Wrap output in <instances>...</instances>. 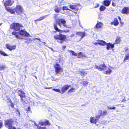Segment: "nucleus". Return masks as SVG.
Masks as SVG:
<instances>
[{
    "mask_svg": "<svg viewBox=\"0 0 129 129\" xmlns=\"http://www.w3.org/2000/svg\"><path fill=\"white\" fill-rule=\"evenodd\" d=\"M112 5H114V4H112Z\"/></svg>",
    "mask_w": 129,
    "mask_h": 129,
    "instance_id": "0e129e2a",
    "label": "nucleus"
},
{
    "mask_svg": "<svg viewBox=\"0 0 129 129\" xmlns=\"http://www.w3.org/2000/svg\"><path fill=\"white\" fill-rule=\"evenodd\" d=\"M88 83V81L86 80H84L81 83V84L83 86H87Z\"/></svg>",
    "mask_w": 129,
    "mask_h": 129,
    "instance_id": "c756f323",
    "label": "nucleus"
},
{
    "mask_svg": "<svg viewBox=\"0 0 129 129\" xmlns=\"http://www.w3.org/2000/svg\"><path fill=\"white\" fill-rule=\"evenodd\" d=\"M12 35L15 36L17 39H23V38L20 37L19 35V33L17 32L16 31H13L12 33Z\"/></svg>",
    "mask_w": 129,
    "mask_h": 129,
    "instance_id": "2eb2a0df",
    "label": "nucleus"
},
{
    "mask_svg": "<svg viewBox=\"0 0 129 129\" xmlns=\"http://www.w3.org/2000/svg\"><path fill=\"white\" fill-rule=\"evenodd\" d=\"M54 38L55 40H57V42L60 44L63 43L67 39L66 35L60 33L58 34L54 35Z\"/></svg>",
    "mask_w": 129,
    "mask_h": 129,
    "instance_id": "f03ea898",
    "label": "nucleus"
},
{
    "mask_svg": "<svg viewBox=\"0 0 129 129\" xmlns=\"http://www.w3.org/2000/svg\"><path fill=\"white\" fill-rule=\"evenodd\" d=\"M13 1L11 0H3V3L4 6L6 7V6H11L13 4Z\"/></svg>",
    "mask_w": 129,
    "mask_h": 129,
    "instance_id": "9d476101",
    "label": "nucleus"
},
{
    "mask_svg": "<svg viewBox=\"0 0 129 129\" xmlns=\"http://www.w3.org/2000/svg\"><path fill=\"white\" fill-rule=\"evenodd\" d=\"M126 101V100H125V98H124L121 101V102H125V101Z\"/></svg>",
    "mask_w": 129,
    "mask_h": 129,
    "instance_id": "864d4df0",
    "label": "nucleus"
},
{
    "mask_svg": "<svg viewBox=\"0 0 129 129\" xmlns=\"http://www.w3.org/2000/svg\"><path fill=\"white\" fill-rule=\"evenodd\" d=\"M53 90L55 91L58 92L59 93H61V91L60 90V89H53Z\"/></svg>",
    "mask_w": 129,
    "mask_h": 129,
    "instance_id": "58836bf2",
    "label": "nucleus"
},
{
    "mask_svg": "<svg viewBox=\"0 0 129 129\" xmlns=\"http://www.w3.org/2000/svg\"><path fill=\"white\" fill-rule=\"evenodd\" d=\"M76 34L77 35L81 37V39H82L86 35V32L84 31L83 32H76Z\"/></svg>",
    "mask_w": 129,
    "mask_h": 129,
    "instance_id": "a211bd4d",
    "label": "nucleus"
},
{
    "mask_svg": "<svg viewBox=\"0 0 129 129\" xmlns=\"http://www.w3.org/2000/svg\"><path fill=\"white\" fill-rule=\"evenodd\" d=\"M128 100H129V98L128 99Z\"/></svg>",
    "mask_w": 129,
    "mask_h": 129,
    "instance_id": "e2e57ef3",
    "label": "nucleus"
},
{
    "mask_svg": "<svg viewBox=\"0 0 129 129\" xmlns=\"http://www.w3.org/2000/svg\"><path fill=\"white\" fill-rule=\"evenodd\" d=\"M74 34H72L70 36V37H73L74 36Z\"/></svg>",
    "mask_w": 129,
    "mask_h": 129,
    "instance_id": "6e6d98bb",
    "label": "nucleus"
},
{
    "mask_svg": "<svg viewBox=\"0 0 129 129\" xmlns=\"http://www.w3.org/2000/svg\"><path fill=\"white\" fill-rule=\"evenodd\" d=\"M77 58H81L82 57H86V56L85 55L83 54L82 53V52H79L77 54Z\"/></svg>",
    "mask_w": 129,
    "mask_h": 129,
    "instance_id": "4be33fe9",
    "label": "nucleus"
},
{
    "mask_svg": "<svg viewBox=\"0 0 129 129\" xmlns=\"http://www.w3.org/2000/svg\"><path fill=\"white\" fill-rule=\"evenodd\" d=\"M8 100L9 101V102L11 103L10 106L12 108H14V105L12 103L11 99L10 98H8Z\"/></svg>",
    "mask_w": 129,
    "mask_h": 129,
    "instance_id": "c9c22d12",
    "label": "nucleus"
},
{
    "mask_svg": "<svg viewBox=\"0 0 129 129\" xmlns=\"http://www.w3.org/2000/svg\"><path fill=\"white\" fill-rule=\"evenodd\" d=\"M129 50V49L128 48H125V52H126L127 51H128Z\"/></svg>",
    "mask_w": 129,
    "mask_h": 129,
    "instance_id": "603ef678",
    "label": "nucleus"
},
{
    "mask_svg": "<svg viewBox=\"0 0 129 129\" xmlns=\"http://www.w3.org/2000/svg\"><path fill=\"white\" fill-rule=\"evenodd\" d=\"M80 75L82 76H84L87 74L88 72L85 71L79 70L78 71Z\"/></svg>",
    "mask_w": 129,
    "mask_h": 129,
    "instance_id": "5701e85b",
    "label": "nucleus"
},
{
    "mask_svg": "<svg viewBox=\"0 0 129 129\" xmlns=\"http://www.w3.org/2000/svg\"><path fill=\"white\" fill-rule=\"evenodd\" d=\"M99 4H97V6L94 7L95 8H96L99 7Z\"/></svg>",
    "mask_w": 129,
    "mask_h": 129,
    "instance_id": "5fc2aeb1",
    "label": "nucleus"
},
{
    "mask_svg": "<svg viewBox=\"0 0 129 129\" xmlns=\"http://www.w3.org/2000/svg\"><path fill=\"white\" fill-rule=\"evenodd\" d=\"M6 47L7 49L11 51L15 49L16 48V45L11 46L10 44H6Z\"/></svg>",
    "mask_w": 129,
    "mask_h": 129,
    "instance_id": "4468645a",
    "label": "nucleus"
},
{
    "mask_svg": "<svg viewBox=\"0 0 129 129\" xmlns=\"http://www.w3.org/2000/svg\"><path fill=\"white\" fill-rule=\"evenodd\" d=\"M13 119L10 118L4 120V125L6 127L8 128V129H16L15 127L13 126L14 123Z\"/></svg>",
    "mask_w": 129,
    "mask_h": 129,
    "instance_id": "7ed1b4c3",
    "label": "nucleus"
},
{
    "mask_svg": "<svg viewBox=\"0 0 129 129\" xmlns=\"http://www.w3.org/2000/svg\"><path fill=\"white\" fill-rule=\"evenodd\" d=\"M58 61H59V62H60V59H59L58 60Z\"/></svg>",
    "mask_w": 129,
    "mask_h": 129,
    "instance_id": "bf43d9fd",
    "label": "nucleus"
},
{
    "mask_svg": "<svg viewBox=\"0 0 129 129\" xmlns=\"http://www.w3.org/2000/svg\"><path fill=\"white\" fill-rule=\"evenodd\" d=\"M35 78H36V79H37V77H36V76H35Z\"/></svg>",
    "mask_w": 129,
    "mask_h": 129,
    "instance_id": "680f3d73",
    "label": "nucleus"
},
{
    "mask_svg": "<svg viewBox=\"0 0 129 129\" xmlns=\"http://www.w3.org/2000/svg\"><path fill=\"white\" fill-rule=\"evenodd\" d=\"M17 93L18 95L20 98V100L21 101L23 102H25L26 97L25 93L21 89L18 90Z\"/></svg>",
    "mask_w": 129,
    "mask_h": 129,
    "instance_id": "423d86ee",
    "label": "nucleus"
},
{
    "mask_svg": "<svg viewBox=\"0 0 129 129\" xmlns=\"http://www.w3.org/2000/svg\"><path fill=\"white\" fill-rule=\"evenodd\" d=\"M3 122L1 120H0V128L2 127L3 125Z\"/></svg>",
    "mask_w": 129,
    "mask_h": 129,
    "instance_id": "a18cd8bd",
    "label": "nucleus"
},
{
    "mask_svg": "<svg viewBox=\"0 0 129 129\" xmlns=\"http://www.w3.org/2000/svg\"><path fill=\"white\" fill-rule=\"evenodd\" d=\"M2 23H0V26L2 24Z\"/></svg>",
    "mask_w": 129,
    "mask_h": 129,
    "instance_id": "052dcab7",
    "label": "nucleus"
},
{
    "mask_svg": "<svg viewBox=\"0 0 129 129\" xmlns=\"http://www.w3.org/2000/svg\"><path fill=\"white\" fill-rule=\"evenodd\" d=\"M54 66L56 74L57 75L61 74L63 71V70L60 65L57 62L54 64Z\"/></svg>",
    "mask_w": 129,
    "mask_h": 129,
    "instance_id": "20e7f679",
    "label": "nucleus"
},
{
    "mask_svg": "<svg viewBox=\"0 0 129 129\" xmlns=\"http://www.w3.org/2000/svg\"><path fill=\"white\" fill-rule=\"evenodd\" d=\"M106 7L103 5L101 6L99 8L100 10L101 11H104Z\"/></svg>",
    "mask_w": 129,
    "mask_h": 129,
    "instance_id": "72a5a7b5",
    "label": "nucleus"
},
{
    "mask_svg": "<svg viewBox=\"0 0 129 129\" xmlns=\"http://www.w3.org/2000/svg\"><path fill=\"white\" fill-rule=\"evenodd\" d=\"M107 67L106 66L105 63L103 62L102 64H100L99 66L95 65V68L97 69L100 71H102L103 70H106Z\"/></svg>",
    "mask_w": 129,
    "mask_h": 129,
    "instance_id": "0eeeda50",
    "label": "nucleus"
},
{
    "mask_svg": "<svg viewBox=\"0 0 129 129\" xmlns=\"http://www.w3.org/2000/svg\"><path fill=\"white\" fill-rule=\"evenodd\" d=\"M0 54L4 56H7L8 55L6 54L4 52L2 51L1 50H0Z\"/></svg>",
    "mask_w": 129,
    "mask_h": 129,
    "instance_id": "e433bc0d",
    "label": "nucleus"
},
{
    "mask_svg": "<svg viewBox=\"0 0 129 129\" xmlns=\"http://www.w3.org/2000/svg\"><path fill=\"white\" fill-rule=\"evenodd\" d=\"M5 9L7 12H9L11 14H14L15 13V8L12 7H6Z\"/></svg>",
    "mask_w": 129,
    "mask_h": 129,
    "instance_id": "dca6fc26",
    "label": "nucleus"
},
{
    "mask_svg": "<svg viewBox=\"0 0 129 129\" xmlns=\"http://www.w3.org/2000/svg\"><path fill=\"white\" fill-rule=\"evenodd\" d=\"M31 110L30 108V107H28L27 109V112H29Z\"/></svg>",
    "mask_w": 129,
    "mask_h": 129,
    "instance_id": "de8ad7c7",
    "label": "nucleus"
},
{
    "mask_svg": "<svg viewBox=\"0 0 129 129\" xmlns=\"http://www.w3.org/2000/svg\"><path fill=\"white\" fill-rule=\"evenodd\" d=\"M46 16H44L42 17H40L39 19L35 20V22H36L37 21H39L41 20L44 19Z\"/></svg>",
    "mask_w": 129,
    "mask_h": 129,
    "instance_id": "2f4dec72",
    "label": "nucleus"
},
{
    "mask_svg": "<svg viewBox=\"0 0 129 129\" xmlns=\"http://www.w3.org/2000/svg\"><path fill=\"white\" fill-rule=\"evenodd\" d=\"M108 109H110V110L114 109H116V107H108Z\"/></svg>",
    "mask_w": 129,
    "mask_h": 129,
    "instance_id": "c03bdc74",
    "label": "nucleus"
},
{
    "mask_svg": "<svg viewBox=\"0 0 129 129\" xmlns=\"http://www.w3.org/2000/svg\"><path fill=\"white\" fill-rule=\"evenodd\" d=\"M99 112H100V113H101V114L99 115L100 116V117L101 116H105V115H106L108 114V113L107 112V111L106 110L104 111L102 113V111L101 110H100Z\"/></svg>",
    "mask_w": 129,
    "mask_h": 129,
    "instance_id": "c85d7f7f",
    "label": "nucleus"
},
{
    "mask_svg": "<svg viewBox=\"0 0 129 129\" xmlns=\"http://www.w3.org/2000/svg\"><path fill=\"white\" fill-rule=\"evenodd\" d=\"M71 86V85L66 84L64 85L61 88V93H63L66 92Z\"/></svg>",
    "mask_w": 129,
    "mask_h": 129,
    "instance_id": "f8f14e48",
    "label": "nucleus"
},
{
    "mask_svg": "<svg viewBox=\"0 0 129 129\" xmlns=\"http://www.w3.org/2000/svg\"><path fill=\"white\" fill-rule=\"evenodd\" d=\"M62 10H70L69 9H68V8L66 6H63L62 7Z\"/></svg>",
    "mask_w": 129,
    "mask_h": 129,
    "instance_id": "79ce46f5",
    "label": "nucleus"
},
{
    "mask_svg": "<svg viewBox=\"0 0 129 129\" xmlns=\"http://www.w3.org/2000/svg\"><path fill=\"white\" fill-rule=\"evenodd\" d=\"M39 124L41 126H45L44 122H39Z\"/></svg>",
    "mask_w": 129,
    "mask_h": 129,
    "instance_id": "37998d69",
    "label": "nucleus"
},
{
    "mask_svg": "<svg viewBox=\"0 0 129 129\" xmlns=\"http://www.w3.org/2000/svg\"><path fill=\"white\" fill-rule=\"evenodd\" d=\"M114 43L113 44H112L110 42L107 43H106V49L108 50H109L110 48L113 49L114 47Z\"/></svg>",
    "mask_w": 129,
    "mask_h": 129,
    "instance_id": "f3484780",
    "label": "nucleus"
},
{
    "mask_svg": "<svg viewBox=\"0 0 129 129\" xmlns=\"http://www.w3.org/2000/svg\"><path fill=\"white\" fill-rule=\"evenodd\" d=\"M61 10V8L58 7L57 6H54V10L56 13H58Z\"/></svg>",
    "mask_w": 129,
    "mask_h": 129,
    "instance_id": "cd10ccee",
    "label": "nucleus"
},
{
    "mask_svg": "<svg viewBox=\"0 0 129 129\" xmlns=\"http://www.w3.org/2000/svg\"><path fill=\"white\" fill-rule=\"evenodd\" d=\"M69 52H71L72 53V55L76 56L77 55V54L74 51L70 50L69 51Z\"/></svg>",
    "mask_w": 129,
    "mask_h": 129,
    "instance_id": "f704fd0d",
    "label": "nucleus"
},
{
    "mask_svg": "<svg viewBox=\"0 0 129 129\" xmlns=\"http://www.w3.org/2000/svg\"><path fill=\"white\" fill-rule=\"evenodd\" d=\"M36 39H37L38 40H39V41H40V40H41L40 39H39V38H36Z\"/></svg>",
    "mask_w": 129,
    "mask_h": 129,
    "instance_id": "13d9d810",
    "label": "nucleus"
},
{
    "mask_svg": "<svg viewBox=\"0 0 129 129\" xmlns=\"http://www.w3.org/2000/svg\"><path fill=\"white\" fill-rule=\"evenodd\" d=\"M97 42L94 43L93 44L95 45H99L98 41H97Z\"/></svg>",
    "mask_w": 129,
    "mask_h": 129,
    "instance_id": "3c124183",
    "label": "nucleus"
},
{
    "mask_svg": "<svg viewBox=\"0 0 129 129\" xmlns=\"http://www.w3.org/2000/svg\"><path fill=\"white\" fill-rule=\"evenodd\" d=\"M25 29L22 30H20L19 32V35L23 36L28 37L30 35L29 34L27 33L26 30H25Z\"/></svg>",
    "mask_w": 129,
    "mask_h": 129,
    "instance_id": "9b49d317",
    "label": "nucleus"
},
{
    "mask_svg": "<svg viewBox=\"0 0 129 129\" xmlns=\"http://www.w3.org/2000/svg\"><path fill=\"white\" fill-rule=\"evenodd\" d=\"M23 26L21 24L19 23L14 22L12 23L10 26V28L13 29L15 31H19Z\"/></svg>",
    "mask_w": 129,
    "mask_h": 129,
    "instance_id": "39448f33",
    "label": "nucleus"
},
{
    "mask_svg": "<svg viewBox=\"0 0 129 129\" xmlns=\"http://www.w3.org/2000/svg\"><path fill=\"white\" fill-rule=\"evenodd\" d=\"M69 7L70 8L74 11H78L79 9V8L77 5H70Z\"/></svg>",
    "mask_w": 129,
    "mask_h": 129,
    "instance_id": "b1692460",
    "label": "nucleus"
},
{
    "mask_svg": "<svg viewBox=\"0 0 129 129\" xmlns=\"http://www.w3.org/2000/svg\"><path fill=\"white\" fill-rule=\"evenodd\" d=\"M110 4V1L108 0H105L103 1V4L106 6H109Z\"/></svg>",
    "mask_w": 129,
    "mask_h": 129,
    "instance_id": "bb28decb",
    "label": "nucleus"
},
{
    "mask_svg": "<svg viewBox=\"0 0 129 129\" xmlns=\"http://www.w3.org/2000/svg\"><path fill=\"white\" fill-rule=\"evenodd\" d=\"M97 41H98L99 45L100 46H104L106 44V42L103 40H98Z\"/></svg>",
    "mask_w": 129,
    "mask_h": 129,
    "instance_id": "aec40b11",
    "label": "nucleus"
},
{
    "mask_svg": "<svg viewBox=\"0 0 129 129\" xmlns=\"http://www.w3.org/2000/svg\"><path fill=\"white\" fill-rule=\"evenodd\" d=\"M119 24V22L116 18H114L112 22H111L110 24L111 25H113L115 26H117Z\"/></svg>",
    "mask_w": 129,
    "mask_h": 129,
    "instance_id": "6ab92c4d",
    "label": "nucleus"
},
{
    "mask_svg": "<svg viewBox=\"0 0 129 129\" xmlns=\"http://www.w3.org/2000/svg\"><path fill=\"white\" fill-rule=\"evenodd\" d=\"M107 69L106 68V69L107 70L105 71V72L104 73L105 74L109 75L111 74L112 72V70L111 69V68H108L107 67Z\"/></svg>",
    "mask_w": 129,
    "mask_h": 129,
    "instance_id": "a878e982",
    "label": "nucleus"
},
{
    "mask_svg": "<svg viewBox=\"0 0 129 129\" xmlns=\"http://www.w3.org/2000/svg\"><path fill=\"white\" fill-rule=\"evenodd\" d=\"M120 23L121 24V25H120L121 26H122L124 24V22H122L121 21L120 22Z\"/></svg>",
    "mask_w": 129,
    "mask_h": 129,
    "instance_id": "8fccbe9b",
    "label": "nucleus"
},
{
    "mask_svg": "<svg viewBox=\"0 0 129 129\" xmlns=\"http://www.w3.org/2000/svg\"><path fill=\"white\" fill-rule=\"evenodd\" d=\"M129 59V52L127 54H126L124 57V59L123 60V61L124 62L126 61V60L128 59Z\"/></svg>",
    "mask_w": 129,
    "mask_h": 129,
    "instance_id": "7c9ffc66",
    "label": "nucleus"
},
{
    "mask_svg": "<svg viewBox=\"0 0 129 129\" xmlns=\"http://www.w3.org/2000/svg\"><path fill=\"white\" fill-rule=\"evenodd\" d=\"M56 23H53V28L56 30L54 32L56 33V31L60 33H67L69 32L70 31L68 30H61L59 29L57 26V24L60 27L61 26L62 24L63 26L66 28H68L67 25L66 24V21L63 18L60 19H57L56 21Z\"/></svg>",
    "mask_w": 129,
    "mask_h": 129,
    "instance_id": "f257e3e1",
    "label": "nucleus"
},
{
    "mask_svg": "<svg viewBox=\"0 0 129 129\" xmlns=\"http://www.w3.org/2000/svg\"><path fill=\"white\" fill-rule=\"evenodd\" d=\"M37 126V128L38 129H46L45 127H42L41 126H39L38 125Z\"/></svg>",
    "mask_w": 129,
    "mask_h": 129,
    "instance_id": "a19ab883",
    "label": "nucleus"
},
{
    "mask_svg": "<svg viewBox=\"0 0 129 129\" xmlns=\"http://www.w3.org/2000/svg\"><path fill=\"white\" fill-rule=\"evenodd\" d=\"M5 67L4 66H0V70L2 71L4 69Z\"/></svg>",
    "mask_w": 129,
    "mask_h": 129,
    "instance_id": "ea45409f",
    "label": "nucleus"
},
{
    "mask_svg": "<svg viewBox=\"0 0 129 129\" xmlns=\"http://www.w3.org/2000/svg\"><path fill=\"white\" fill-rule=\"evenodd\" d=\"M121 13L122 14L127 15L129 14V7H124L121 10Z\"/></svg>",
    "mask_w": 129,
    "mask_h": 129,
    "instance_id": "ddd939ff",
    "label": "nucleus"
},
{
    "mask_svg": "<svg viewBox=\"0 0 129 129\" xmlns=\"http://www.w3.org/2000/svg\"><path fill=\"white\" fill-rule=\"evenodd\" d=\"M45 126L50 125L51 124L48 120H46L44 122Z\"/></svg>",
    "mask_w": 129,
    "mask_h": 129,
    "instance_id": "473e14b6",
    "label": "nucleus"
},
{
    "mask_svg": "<svg viewBox=\"0 0 129 129\" xmlns=\"http://www.w3.org/2000/svg\"><path fill=\"white\" fill-rule=\"evenodd\" d=\"M66 47V46L65 45H63L62 46V50H64Z\"/></svg>",
    "mask_w": 129,
    "mask_h": 129,
    "instance_id": "49530a36",
    "label": "nucleus"
},
{
    "mask_svg": "<svg viewBox=\"0 0 129 129\" xmlns=\"http://www.w3.org/2000/svg\"><path fill=\"white\" fill-rule=\"evenodd\" d=\"M75 88H71L68 91V92L69 93L73 92L74 91Z\"/></svg>",
    "mask_w": 129,
    "mask_h": 129,
    "instance_id": "4c0bfd02",
    "label": "nucleus"
},
{
    "mask_svg": "<svg viewBox=\"0 0 129 129\" xmlns=\"http://www.w3.org/2000/svg\"><path fill=\"white\" fill-rule=\"evenodd\" d=\"M100 118V116L99 115L96 116L95 118H94L93 117H91L90 118V122L92 123L96 124Z\"/></svg>",
    "mask_w": 129,
    "mask_h": 129,
    "instance_id": "1a4fd4ad",
    "label": "nucleus"
},
{
    "mask_svg": "<svg viewBox=\"0 0 129 129\" xmlns=\"http://www.w3.org/2000/svg\"><path fill=\"white\" fill-rule=\"evenodd\" d=\"M121 41V38L119 36H117L115 40V42L114 43V44H119Z\"/></svg>",
    "mask_w": 129,
    "mask_h": 129,
    "instance_id": "412c9836",
    "label": "nucleus"
},
{
    "mask_svg": "<svg viewBox=\"0 0 129 129\" xmlns=\"http://www.w3.org/2000/svg\"><path fill=\"white\" fill-rule=\"evenodd\" d=\"M15 13L16 12L17 15H19L23 12V9L20 5H17L15 8Z\"/></svg>",
    "mask_w": 129,
    "mask_h": 129,
    "instance_id": "6e6552de",
    "label": "nucleus"
},
{
    "mask_svg": "<svg viewBox=\"0 0 129 129\" xmlns=\"http://www.w3.org/2000/svg\"><path fill=\"white\" fill-rule=\"evenodd\" d=\"M45 89H50L52 88L51 87H45Z\"/></svg>",
    "mask_w": 129,
    "mask_h": 129,
    "instance_id": "4d7b16f0",
    "label": "nucleus"
},
{
    "mask_svg": "<svg viewBox=\"0 0 129 129\" xmlns=\"http://www.w3.org/2000/svg\"><path fill=\"white\" fill-rule=\"evenodd\" d=\"M103 23L101 22H98L95 26V28L98 29L101 28L103 26Z\"/></svg>",
    "mask_w": 129,
    "mask_h": 129,
    "instance_id": "393cba45",
    "label": "nucleus"
},
{
    "mask_svg": "<svg viewBox=\"0 0 129 129\" xmlns=\"http://www.w3.org/2000/svg\"><path fill=\"white\" fill-rule=\"evenodd\" d=\"M118 19L120 22L121 21V19L120 16H118Z\"/></svg>",
    "mask_w": 129,
    "mask_h": 129,
    "instance_id": "09e8293b",
    "label": "nucleus"
}]
</instances>
